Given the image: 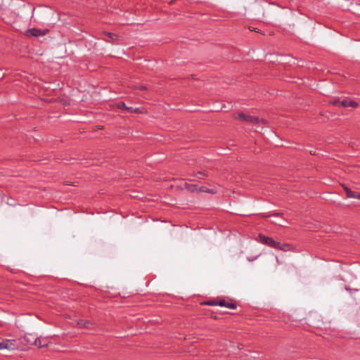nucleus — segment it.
<instances>
[{
    "mask_svg": "<svg viewBox=\"0 0 360 360\" xmlns=\"http://www.w3.org/2000/svg\"><path fill=\"white\" fill-rule=\"evenodd\" d=\"M276 223L277 224V222H276ZM278 224H279L280 226H283L282 224L278 223Z\"/></svg>",
    "mask_w": 360,
    "mask_h": 360,
    "instance_id": "nucleus-20",
    "label": "nucleus"
},
{
    "mask_svg": "<svg viewBox=\"0 0 360 360\" xmlns=\"http://www.w3.org/2000/svg\"><path fill=\"white\" fill-rule=\"evenodd\" d=\"M192 187H195V186H192ZM190 189L191 190V191H194V189L193 188H191Z\"/></svg>",
    "mask_w": 360,
    "mask_h": 360,
    "instance_id": "nucleus-18",
    "label": "nucleus"
},
{
    "mask_svg": "<svg viewBox=\"0 0 360 360\" xmlns=\"http://www.w3.org/2000/svg\"><path fill=\"white\" fill-rule=\"evenodd\" d=\"M276 248L284 250V251H288L290 250V245L288 244H281L280 243V247H276Z\"/></svg>",
    "mask_w": 360,
    "mask_h": 360,
    "instance_id": "nucleus-11",
    "label": "nucleus"
},
{
    "mask_svg": "<svg viewBox=\"0 0 360 360\" xmlns=\"http://www.w3.org/2000/svg\"><path fill=\"white\" fill-rule=\"evenodd\" d=\"M333 103L337 105H340L342 107H351V108H356L358 105V103L354 101H349V100H335L333 101Z\"/></svg>",
    "mask_w": 360,
    "mask_h": 360,
    "instance_id": "nucleus-3",
    "label": "nucleus"
},
{
    "mask_svg": "<svg viewBox=\"0 0 360 360\" xmlns=\"http://www.w3.org/2000/svg\"><path fill=\"white\" fill-rule=\"evenodd\" d=\"M259 241L263 244L267 245L274 248H276V247H280L279 242H276L273 238L264 236L263 235L259 236Z\"/></svg>",
    "mask_w": 360,
    "mask_h": 360,
    "instance_id": "nucleus-1",
    "label": "nucleus"
},
{
    "mask_svg": "<svg viewBox=\"0 0 360 360\" xmlns=\"http://www.w3.org/2000/svg\"><path fill=\"white\" fill-rule=\"evenodd\" d=\"M77 324L81 327L89 328L91 323L88 321L81 319L78 321Z\"/></svg>",
    "mask_w": 360,
    "mask_h": 360,
    "instance_id": "nucleus-10",
    "label": "nucleus"
},
{
    "mask_svg": "<svg viewBox=\"0 0 360 360\" xmlns=\"http://www.w3.org/2000/svg\"><path fill=\"white\" fill-rule=\"evenodd\" d=\"M344 190L346 193L347 197L350 198H355V195L356 194V192L351 191L347 187H344Z\"/></svg>",
    "mask_w": 360,
    "mask_h": 360,
    "instance_id": "nucleus-8",
    "label": "nucleus"
},
{
    "mask_svg": "<svg viewBox=\"0 0 360 360\" xmlns=\"http://www.w3.org/2000/svg\"><path fill=\"white\" fill-rule=\"evenodd\" d=\"M207 304H209V305H214V304H218V303L208 302Z\"/></svg>",
    "mask_w": 360,
    "mask_h": 360,
    "instance_id": "nucleus-16",
    "label": "nucleus"
},
{
    "mask_svg": "<svg viewBox=\"0 0 360 360\" xmlns=\"http://www.w3.org/2000/svg\"><path fill=\"white\" fill-rule=\"evenodd\" d=\"M33 344H34L35 346H37V347H39V348H41V347H45V346H46V345H47V344H46V343L42 344V342H41V338H35V339H34V340Z\"/></svg>",
    "mask_w": 360,
    "mask_h": 360,
    "instance_id": "nucleus-9",
    "label": "nucleus"
},
{
    "mask_svg": "<svg viewBox=\"0 0 360 360\" xmlns=\"http://www.w3.org/2000/svg\"><path fill=\"white\" fill-rule=\"evenodd\" d=\"M355 198L360 199V192H356V194L355 195Z\"/></svg>",
    "mask_w": 360,
    "mask_h": 360,
    "instance_id": "nucleus-15",
    "label": "nucleus"
},
{
    "mask_svg": "<svg viewBox=\"0 0 360 360\" xmlns=\"http://www.w3.org/2000/svg\"><path fill=\"white\" fill-rule=\"evenodd\" d=\"M45 33L41 30L36 28L29 29L26 31V35L27 37H39L44 35Z\"/></svg>",
    "mask_w": 360,
    "mask_h": 360,
    "instance_id": "nucleus-5",
    "label": "nucleus"
},
{
    "mask_svg": "<svg viewBox=\"0 0 360 360\" xmlns=\"http://www.w3.org/2000/svg\"><path fill=\"white\" fill-rule=\"evenodd\" d=\"M108 37L111 39H114V37L117 38V35L115 34H112V33H108Z\"/></svg>",
    "mask_w": 360,
    "mask_h": 360,
    "instance_id": "nucleus-13",
    "label": "nucleus"
},
{
    "mask_svg": "<svg viewBox=\"0 0 360 360\" xmlns=\"http://www.w3.org/2000/svg\"><path fill=\"white\" fill-rule=\"evenodd\" d=\"M238 118L240 120L245 121V122H250L252 123H258L259 119L256 117H252L250 115H246L244 113H240L238 115Z\"/></svg>",
    "mask_w": 360,
    "mask_h": 360,
    "instance_id": "nucleus-4",
    "label": "nucleus"
},
{
    "mask_svg": "<svg viewBox=\"0 0 360 360\" xmlns=\"http://www.w3.org/2000/svg\"><path fill=\"white\" fill-rule=\"evenodd\" d=\"M200 191H202V192H209V193H214V191L212 190H208L204 187H201L199 190Z\"/></svg>",
    "mask_w": 360,
    "mask_h": 360,
    "instance_id": "nucleus-12",
    "label": "nucleus"
},
{
    "mask_svg": "<svg viewBox=\"0 0 360 360\" xmlns=\"http://www.w3.org/2000/svg\"><path fill=\"white\" fill-rule=\"evenodd\" d=\"M310 153L312 155H315V152H313V151H310Z\"/></svg>",
    "mask_w": 360,
    "mask_h": 360,
    "instance_id": "nucleus-19",
    "label": "nucleus"
},
{
    "mask_svg": "<svg viewBox=\"0 0 360 360\" xmlns=\"http://www.w3.org/2000/svg\"><path fill=\"white\" fill-rule=\"evenodd\" d=\"M140 89H141V90H144V89H146V86H140Z\"/></svg>",
    "mask_w": 360,
    "mask_h": 360,
    "instance_id": "nucleus-17",
    "label": "nucleus"
},
{
    "mask_svg": "<svg viewBox=\"0 0 360 360\" xmlns=\"http://www.w3.org/2000/svg\"><path fill=\"white\" fill-rule=\"evenodd\" d=\"M117 107L119 108H121V109H125V110H130L131 112H139V108H131V107H127L125 103H123V102H120L118 103L117 104Z\"/></svg>",
    "mask_w": 360,
    "mask_h": 360,
    "instance_id": "nucleus-6",
    "label": "nucleus"
},
{
    "mask_svg": "<svg viewBox=\"0 0 360 360\" xmlns=\"http://www.w3.org/2000/svg\"><path fill=\"white\" fill-rule=\"evenodd\" d=\"M31 336H32L31 335H29L26 336L27 341L29 342H30L31 340H32V338H30Z\"/></svg>",
    "mask_w": 360,
    "mask_h": 360,
    "instance_id": "nucleus-14",
    "label": "nucleus"
},
{
    "mask_svg": "<svg viewBox=\"0 0 360 360\" xmlns=\"http://www.w3.org/2000/svg\"><path fill=\"white\" fill-rule=\"evenodd\" d=\"M218 305H219L221 307H226L229 309H236V304H234L233 303H226V301H224V300L220 301L218 303Z\"/></svg>",
    "mask_w": 360,
    "mask_h": 360,
    "instance_id": "nucleus-7",
    "label": "nucleus"
},
{
    "mask_svg": "<svg viewBox=\"0 0 360 360\" xmlns=\"http://www.w3.org/2000/svg\"><path fill=\"white\" fill-rule=\"evenodd\" d=\"M17 347L15 342L13 340H4L0 342V350L8 349L9 351L14 350Z\"/></svg>",
    "mask_w": 360,
    "mask_h": 360,
    "instance_id": "nucleus-2",
    "label": "nucleus"
}]
</instances>
